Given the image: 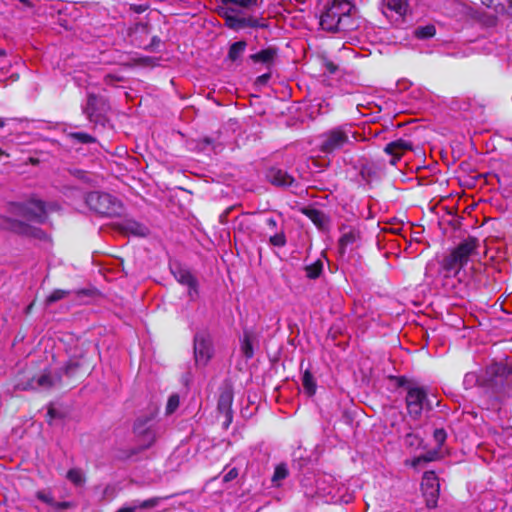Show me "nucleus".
<instances>
[{
    "instance_id": "13",
    "label": "nucleus",
    "mask_w": 512,
    "mask_h": 512,
    "mask_svg": "<svg viewBox=\"0 0 512 512\" xmlns=\"http://www.w3.org/2000/svg\"><path fill=\"white\" fill-rule=\"evenodd\" d=\"M193 348L196 365L206 366L213 356L212 340L209 333L197 332L194 336Z\"/></svg>"
},
{
    "instance_id": "3",
    "label": "nucleus",
    "mask_w": 512,
    "mask_h": 512,
    "mask_svg": "<svg viewBox=\"0 0 512 512\" xmlns=\"http://www.w3.org/2000/svg\"><path fill=\"white\" fill-rule=\"evenodd\" d=\"M479 246L480 242L477 237L468 236L457 246L451 249L450 253L441 260V269L447 274L457 276L468 264L471 256L478 253Z\"/></svg>"
},
{
    "instance_id": "46",
    "label": "nucleus",
    "mask_w": 512,
    "mask_h": 512,
    "mask_svg": "<svg viewBox=\"0 0 512 512\" xmlns=\"http://www.w3.org/2000/svg\"><path fill=\"white\" fill-rule=\"evenodd\" d=\"M238 475H239V471H238V469H237V468H235V467H234V468L230 469V470H229V471H228V472L223 476L222 481H223L224 483H228V482H230V481H232V480L236 479V478L238 477Z\"/></svg>"
},
{
    "instance_id": "59",
    "label": "nucleus",
    "mask_w": 512,
    "mask_h": 512,
    "mask_svg": "<svg viewBox=\"0 0 512 512\" xmlns=\"http://www.w3.org/2000/svg\"><path fill=\"white\" fill-rule=\"evenodd\" d=\"M135 11L141 13L144 11V8H142V6H139L137 9H135Z\"/></svg>"
},
{
    "instance_id": "55",
    "label": "nucleus",
    "mask_w": 512,
    "mask_h": 512,
    "mask_svg": "<svg viewBox=\"0 0 512 512\" xmlns=\"http://www.w3.org/2000/svg\"><path fill=\"white\" fill-rule=\"evenodd\" d=\"M141 30L142 33H148V26L147 25H140L137 27V30Z\"/></svg>"
},
{
    "instance_id": "60",
    "label": "nucleus",
    "mask_w": 512,
    "mask_h": 512,
    "mask_svg": "<svg viewBox=\"0 0 512 512\" xmlns=\"http://www.w3.org/2000/svg\"><path fill=\"white\" fill-rule=\"evenodd\" d=\"M80 173H83V171H81V170H77L76 175H77V176H80Z\"/></svg>"
},
{
    "instance_id": "22",
    "label": "nucleus",
    "mask_w": 512,
    "mask_h": 512,
    "mask_svg": "<svg viewBox=\"0 0 512 512\" xmlns=\"http://www.w3.org/2000/svg\"><path fill=\"white\" fill-rule=\"evenodd\" d=\"M247 47V42L245 40H239L232 43L229 47L227 53V60L231 62H237L243 56Z\"/></svg>"
},
{
    "instance_id": "1",
    "label": "nucleus",
    "mask_w": 512,
    "mask_h": 512,
    "mask_svg": "<svg viewBox=\"0 0 512 512\" xmlns=\"http://www.w3.org/2000/svg\"><path fill=\"white\" fill-rule=\"evenodd\" d=\"M95 348L86 339L72 340L66 347L67 360L58 368L57 380L72 389L88 377L95 368Z\"/></svg>"
},
{
    "instance_id": "19",
    "label": "nucleus",
    "mask_w": 512,
    "mask_h": 512,
    "mask_svg": "<svg viewBox=\"0 0 512 512\" xmlns=\"http://www.w3.org/2000/svg\"><path fill=\"white\" fill-rule=\"evenodd\" d=\"M301 212L320 230L325 229L329 222V217L317 208L304 207Z\"/></svg>"
},
{
    "instance_id": "32",
    "label": "nucleus",
    "mask_w": 512,
    "mask_h": 512,
    "mask_svg": "<svg viewBox=\"0 0 512 512\" xmlns=\"http://www.w3.org/2000/svg\"><path fill=\"white\" fill-rule=\"evenodd\" d=\"M388 378L390 381L395 382V385L398 388H405L407 392H408L409 386H414L416 384L414 380L409 379L404 375H400V376L390 375Z\"/></svg>"
},
{
    "instance_id": "15",
    "label": "nucleus",
    "mask_w": 512,
    "mask_h": 512,
    "mask_svg": "<svg viewBox=\"0 0 512 512\" xmlns=\"http://www.w3.org/2000/svg\"><path fill=\"white\" fill-rule=\"evenodd\" d=\"M172 274L177 282L188 286V295L191 299L198 296V281L188 268L178 265L172 269Z\"/></svg>"
},
{
    "instance_id": "18",
    "label": "nucleus",
    "mask_w": 512,
    "mask_h": 512,
    "mask_svg": "<svg viewBox=\"0 0 512 512\" xmlns=\"http://www.w3.org/2000/svg\"><path fill=\"white\" fill-rule=\"evenodd\" d=\"M278 56V48L269 46L249 56V60L253 63H261L268 67L273 65Z\"/></svg>"
},
{
    "instance_id": "42",
    "label": "nucleus",
    "mask_w": 512,
    "mask_h": 512,
    "mask_svg": "<svg viewBox=\"0 0 512 512\" xmlns=\"http://www.w3.org/2000/svg\"><path fill=\"white\" fill-rule=\"evenodd\" d=\"M162 43L161 39L158 36H153L149 44L143 46L142 48L146 51H156L160 44Z\"/></svg>"
},
{
    "instance_id": "63",
    "label": "nucleus",
    "mask_w": 512,
    "mask_h": 512,
    "mask_svg": "<svg viewBox=\"0 0 512 512\" xmlns=\"http://www.w3.org/2000/svg\"><path fill=\"white\" fill-rule=\"evenodd\" d=\"M3 54L1 51H0V55Z\"/></svg>"
},
{
    "instance_id": "47",
    "label": "nucleus",
    "mask_w": 512,
    "mask_h": 512,
    "mask_svg": "<svg viewBox=\"0 0 512 512\" xmlns=\"http://www.w3.org/2000/svg\"><path fill=\"white\" fill-rule=\"evenodd\" d=\"M37 498L47 504H52L53 503V497L50 495V494H45L43 492H38L37 493Z\"/></svg>"
},
{
    "instance_id": "51",
    "label": "nucleus",
    "mask_w": 512,
    "mask_h": 512,
    "mask_svg": "<svg viewBox=\"0 0 512 512\" xmlns=\"http://www.w3.org/2000/svg\"><path fill=\"white\" fill-rule=\"evenodd\" d=\"M265 223L267 227L270 228L271 230H274L277 227V221L273 217L267 218L265 220Z\"/></svg>"
},
{
    "instance_id": "62",
    "label": "nucleus",
    "mask_w": 512,
    "mask_h": 512,
    "mask_svg": "<svg viewBox=\"0 0 512 512\" xmlns=\"http://www.w3.org/2000/svg\"><path fill=\"white\" fill-rule=\"evenodd\" d=\"M364 170H365V167H363L362 170H361V174L362 175L364 174Z\"/></svg>"
},
{
    "instance_id": "28",
    "label": "nucleus",
    "mask_w": 512,
    "mask_h": 512,
    "mask_svg": "<svg viewBox=\"0 0 512 512\" xmlns=\"http://www.w3.org/2000/svg\"><path fill=\"white\" fill-rule=\"evenodd\" d=\"M67 137L81 144H92L97 142V139L94 136L86 132H70L67 134Z\"/></svg>"
},
{
    "instance_id": "52",
    "label": "nucleus",
    "mask_w": 512,
    "mask_h": 512,
    "mask_svg": "<svg viewBox=\"0 0 512 512\" xmlns=\"http://www.w3.org/2000/svg\"><path fill=\"white\" fill-rule=\"evenodd\" d=\"M137 509L136 506H125L119 508L116 512H135Z\"/></svg>"
},
{
    "instance_id": "43",
    "label": "nucleus",
    "mask_w": 512,
    "mask_h": 512,
    "mask_svg": "<svg viewBox=\"0 0 512 512\" xmlns=\"http://www.w3.org/2000/svg\"><path fill=\"white\" fill-rule=\"evenodd\" d=\"M421 442V439L414 433H407L405 436V443L408 446H419Z\"/></svg>"
},
{
    "instance_id": "29",
    "label": "nucleus",
    "mask_w": 512,
    "mask_h": 512,
    "mask_svg": "<svg viewBox=\"0 0 512 512\" xmlns=\"http://www.w3.org/2000/svg\"><path fill=\"white\" fill-rule=\"evenodd\" d=\"M243 28L251 27V28H268V21L264 18H257L253 16L243 17Z\"/></svg>"
},
{
    "instance_id": "27",
    "label": "nucleus",
    "mask_w": 512,
    "mask_h": 512,
    "mask_svg": "<svg viewBox=\"0 0 512 512\" xmlns=\"http://www.w3.org/2000/svg\"><path fill=\"white\" fill-rule=\"evenodd\" d=\"M125 229L135 236L145 237L149 233V229L145 225L136 221H128L126 223Z\"/></svg>"
},
{
    "instance_id": "20",
    "label": "nucleus",
    "mask_w": 512,
    "mask_h": 512,
    "mask_svg": "<svg viewBox=\"0 0 512 512\" xmlns=\"http://www.w3.org/2000/svg\"><path fill=\"white\" fill-rule=\"evenodd\" d=\"M361 237V233L356 228H349L348 231H344L338 240V249L341 255L346 253L348 246L356 243Z\"/></svg>"
},
{
    "instance_id": "8",
    "label": "nucleus",
    "mask_w": 512,
    "mask_h": 512,
    "mask_svg": "<svg viewBox=\"0 0 512 512\" xmlns=\"http://www.w3.org/2000/svg\"><path fill=\"white\" fill-rule=\"evenodd\" d=\"M405 404L407 414L414 420H418L421 417L425 408L427 410L432 409V404L428 400L427 389L424 386H419L417 384L409 386L405 397Z\"/></svg>"
},
{
    "instance_id": "17",
    "label": "nucleus",
    "mask_w": 512,
    "mask_h": 512,
    "mask_svg": "<svg viewBox=\"0 0 512 512\" xmlns=\"http://www.w3.org/2000/svg\"><path fill=\"white\" fill-rule=\"evenodd\" d=\"M439 486L438 477L435 472L426 471L423 475L421 487L424 494H429L434 502H436L438 496Z\"/></svg>"
},
{
    "instance_id": "41",
    "label": "nucleus",
    "mask_w": 512,
    "mask_h": 512,
    "mask_svg": "<svg viewBox=\"0 0 512 512\" xmlns=\"http://www.w3.org/2000/svg\"><path fill=\"white\" fill-rule=\"evenodd\" d=\"M158 59L149 57V56H143L140 58H137L135 62L142 66H156Z\"/></svg>"
},
{
    "instance_id": "7",
    "label": "nucleus",
    "mask_w": 512,
    "mask_h": 512,
    "mask_svg": "<svg viewBox=\"0 0 512 512\" xmlns=\"http://www.w3.org/2000/svg\"><path fill=\"white\" fill-rule=\"evenodd\" d=\"M350 136L356 139L355 133L351 132L348 125L332 128L323 133L320 151L326 155L333 154L351 142Z\"/></svg>"
},
{
    "instance_id": "12",
    "label": "nucleus",
    "mask_w": 512,
    "mask_h": 512,
    "mask_svg": "<svg viewBox=\"0 0 512 512\" xmlns=\"http://www.w3.org/2000/svg\"><path fill=\"white\" fill-rule=\"evenodd\" d=\"M0 228L22 236H30L39 239L45 237V233L42 229L33 227L24 221L14 219L10 216L0 215Z\"/></svg>"
},
{
    "instance_id": "58",
    "label": "nucleus",
    "mask_w": 512,
    "mask_h": 512,
    "mask_svg": "<svg viewBox=\"0 0 512 512\" xmlns=\"http://www.w3.org/2000/svg\"><path fill=\"white\" fill-rule=\"evenodd\" d=\"M203 143L207 144V145H210L212 143V139L206 137L203 139Z\"/></svg>"
},
{
    "instance_id": "33",
    "label": "nucleus",
    "mask_w": 512,
    "mask_h": 512,
    "mask_svg": "<svg viewBox=\"0 0 512 512\" xmlns=\"http://www.w3.org/2000/svg\"><path fill=\"white\" fill-rule=\"evenodd\" d=\"M225 5H234L244 9L258 6L259 0H221Z\"/></svg>"
},
{
    "instance_id": "21",
    "label": "nucleus",
    "mask_w": 512,
    "mask_h": 512,
    "mask_svg": "<svg viewBox=\"0 0 512 512\" xmlns=\"http://www.w3.org/2000/svg\"><path fill=\"white\" fill-rule=\"evenodd\" d=\"M233 12L234 10L229 7L224 9L222 17L225 20L226 26L236 31L243 29V17L234 15Z\"/></svg>"
},
{
    "instance_id": "26",
    "label": "nucleus",
    "mask_w": 512,
    "mask_h": 512,
    "mask_svg": "<svg viewBox=\"0 0 512 512\" xmlns=\"http://www.w3.org/2000/svg\"><path fill=\"white\" fill-rule=\"evenodd\" d=\"M306 277L315 280L320 277L323 272V262L318 259L315 262L305 266Z\"/></svg>"
},
{
    "instance_id": "37",
    "label": "nucleus",
    "mask_w": 512,
    "mask_h": 512,
    "mask_svg": "<svg viewBox=\"0 0 512 512\" xmlns=\"http://www.w3.org/2000/svg\"><path fill=\"white\" fill-rule=\"evenodd\" d=\"M288 474H289V472H288V468H287L286 464H284V463L278 464L275 467L272 481L275 482V481L283 480L288 476Z\"/></svg>"
},
{
    "instance_id": "6",
    "label": "nucleus",
    "mask_w": 512,
    "mask_h": 512,
    "mask_svg": "<svg viewBox=\"0 0 512 512\" xmlns=\"http://www.w3.org/2000/svg\"><path fill=\"white\" fill-rule=\"evenodd\" d=\"M5 211L12 215L43 224L47 221L45 202L37 199H30L26 202H8Z\"/></svg>"
},
{
    "instance_id": "16",
    "label": "nucleus",
    "mask_w": 512,
    "mask_h": 512,
    "mask_svg": "<svg viewBox=\"0 0 512 512\" xmlns=\"http://www.w3.org/2000/svg\"><path fill=\"white\" fill-rule=\"evenodd\" d=\"M266 180L280 188H288L295 183V178L286 170L277 167H271L266 172Z\"/></svg>"
},
{
    "instance_id": "36",
    "label": "nucleus",
    "mask_w": 512,
    "mask_h": 512,
    "mask_svg": "<svg viewBox=\"0 0 512 512\" xmlns=\"http://www.w3.org/2000/svg\"><path fill=\"white\" fill-rule=\"evenodd\" d=\"M286 242L287 240L283 230L271 235L269 238V243L275 247H283L286 245Z\"/></svg>"
},
{
    "instance_id": "48",
    "label": "nucleus",
    "mask_w": 512,
    "mask_h": 512,
    "mask_svg": "<svg viewBox=\"0 0 512 512\" xmlns=\"http://www.w3.org/2000/svg\"><path fill=\"white\" fill-rule=\"evenodd\" d=\"M434 459V456L433 455H423V456H419L417 457L414 462H413V465L416 466L417 464H419L420 462H430Z\"/></svg>"
},
{
    "instance_id": "4",
    "label": "nucleus",
    "mask_w": 512,
    "mask_h": 512,
    "mask_svg": "<svg viewBox=\"0 0 512 512\" xmlns=\"http://www.w3.org/2000/svg\"><path fill=\"white\" fill-rule=\"evenodd\" d=\"M159 412L156 406L150 408V410L136 418L133 423L132 431L138 441L141 442L138 448L130 450L129 456L138 454L151 448L157 441V433L152 425Z\"/></svg>"
},
{
    "instance_id": "10",
    "label": "nucleus",
    "mask_w": 512,
    "mask_h": 512,
    "mask_svg": "<svg viewBox=\"0 0 512 512\" xmlns=\"http://www.w3.org/2000/svg\"><path fill=\"white\" fill-rule=\"evenodd\" d=\"M109 109L110 106L106 98L94 93H88L83 112L94 126L104 127L106 125L108 121L107 112Z\"/></svg>"
},
{
    "instance_id": "34",
    "label": "nucleus",
    "mask_w": 512,
    "mask_h": 512,
    "mask_svg": "<svg viewBox=\"0 0 512 512\" xmlns=\"http://www.w3.org/2000/svg\"><path fill=\"white\" fill-rule=\"evenodd\" d=\"M66 477L69 481L77 486L84 483V477L80 469L72 468L68 470Z\"/></svg>"
},
{
    "instance_id": "14",
    "label": "nucleus",
    "mask_w": 512,
    "mask_h": 512,
    "mask_svg": "<svg viewBox=\"0 0 512 512\" xmlns=\"http://www.w3.org/2000/svg\"><path fill=\"white\" fill-rule=\"evenodd\" d=\"M413 150V143L409 140L399 138L397 140L391 141L386 144L384 147V152L391 156L389 163L392 166H395L404 154L408 151Z\"/></svg>"
},
{
    "instance_id": "25",
    "label": "nucleus",
    "mask_w": 512,
    "mask_h": 512,
    "mask_svg": "<svg viewBox=\"0 0 512 512\" xmlns=\"http://www.w3.org/2000/svg\"><path fill=\"white\" fill-rule=\"evenodd\" d=\"M249 331H244L243 338L241 339V351L246 359H251L254 356L253 339Z\"/></svg>"
},
{
    "instance_id": "45",
    "label": "nucleus",
    "mask_w": 512,
    "mask_h": 512,
    "mask_svg": "<svg viewBox=\"0 0 512 512\" xmlns=\"http://www.w3.org/2000/svg\"><path fill=\"white\" fill-rule=\"evenodd\" d=\"M60 417V414L57 412V410L53 407V405H49L47 413H46V421L49 425L52 424V421Z\"/></svg>"
},
{
    "instance_id": "35",
    "label": "nucleus",
    "mask_w": 512,
    "mask_h": 512,
    "mask_svg": "<svg viewBox=\"0 0 512 512\" xmlns=\"http://www.w3.org/2000/svg\"><path fill=\"white\" fill-rule=\"evenodd\" d=\"M481 3L487 8H492L496 14L504 15L507 12L506 6L496 0H480Z\"/></svg>"
},
{
    "instance_id": "54",
    "label": "nucleus",
    "mask_w": 512,
    "mask_h": 512,
    "mask_svg": "<svg viewBox=\"0 0 512 512\" xmlns=\"http://www.w3.org/2000/svg\"><path fill=\"white\" fill-rule=\"evenodd\" d=\"M507 2V12L505 14L509 15L512 18V0H506Z\"/></svg>"
},
{
    "instance_id": "11",
    "label": "nucleus",
    "mask_w": 512,
    "mask_h": 512,
    "mask_svg": "<svg viewBox=\"0 0 512 512\" xmlns=\"http://www.w3.org/2000/svg\"><path fill=\"white\" fill-rule=\"evenodd\" d=\"M234 391L229 382H224L220 387L219 398L217 402V411L224 417L223 427L228 429L233 421V405Z\"/></svg>"
},
{
    "instance_id": "61",
    "label": "nucleus",
    "mask_w": 512,
    "mask_h": 512,
    "mask_svg": "<svg viewBox=\"0 0 512 512\" xmlns=\"http://www.w3.org/2000/svg\"><path fill=\"white\" fill-rule=\"evenodd\" d=\"M80 173H83V171H81V170H77L76 175H77V176H80Z\"/></svg>"
},
{
    "instance_id": "39",
    "label": "nucleus",
    "mask_w": 512,
    "mask_h": 512,
    "mask_svg": "<svg viewBox=\"0 0 512 512\" xmlns=\"http://www.w3.org/2000/svg\"><path fill=\"white\" fill-rule=\"evenodd\" d=\"M433 438L436 441L438 448H441L447 439V433L443 428L435 429Z\"/></svg>"
},
{
    "instance_id": "56",
    "label": "nucleus",
    "mask_w": 512,
    "mask_h": 512,
    "mask_svg": "<svg viewBox=\"0 0 512 512\" xmlns=\"http://www.w3.org/2000/svg\"><path fill=\"white\" fill-rule=\"evenodd\" d=\"M34 304H35L34 302H31V303L26 307V310H25V311H26V313H27V314H30V313L32 312L33 307H34Z\"/></svg>"
},
{
    "instance_id": "40",
    "label": "nucleus",
    "mask_w": 512,
    "mask_h": 512,
    "mask_svg": "<svg viewBox=\"0 0 512 512\" xmlns=\"http://www.w3.org/2000/svg\"><path fill=\"white\" fill-rule=\"evenodd\" d=\"M161 500H162L161 497H153V498H150V499L140 502L136 507L139 509L153 508V507H156Z\"/></svg>"
},
{
    "instance_id": "23",
    "label": "nucleus",
    "mask_w": 512,
    "mask_h": 512,
    "mask_svg": "<svg viewBox=\"0 0 512 512\" xmlns=\"http://www.w3.org/2000/svg\"><path fill=\"white\" fill-rule=\"evenodd\" d=\"M384 8L404 16L408 10L409 0H382Z\"/></svg>"
},
{
    "instance_id": "5",
    "label": "nucleus",
    "mask_w": 512,
    "mask_h": 512,
    "mask_svg": "<svg viewBox=\"0 0 512 512\" xmlns=\"http://www.w3.org/2000/svg\"><path fill=\"white\" fill-rule=\"evenodd\" d=\"M85 203L90 210L101 216L116 217L120 216L123 212L122 202L106 192L92 191L87 193Z\"/></svg>"
},
{
    "instance_id": "9",
    "label": "nucleus",
    "mask_w": 512,
    "mask_h": 512,
    "mask_svg": "<svg viewBox=\"0 0 512 512\" xmlns=\"http://www.w3.org/2000/svg\"><path fill=\"white\" fill-rule=\"evenodd\" d=\"M58 378V369L54 371L53 374L47 372L46 370L40 374L39 376H28L25 372L19 373V380L16 383L15 387L19 390H28V389H50L52 387H59L62 389H66L61 382L57 380Z\"/></svg>"
},
{
    "instance_id": "31",
    "label": "nucleus",
    "mask_w": 512,
    "mask_h": 512,
    "mask_svg": "<svg viewBox=\"0 0 512 512\" xmlns=\"http://www.w3.org/2000/svg\"><path fill=\"white\" fill-rule=\"evenodd\" d=\"M435 34L436 28L432 24L418 27L414 32L415 37L418 39H428L433 37Z\"/></svg>"
},
{
    "instance_id": "2",
    "label": "nucleus",
    "mask_w": 512,
    "mask_h": 512,
    "mask_svg": "<svg viewBox=\"0 0 512 512\" xmlns=\"http://www.w3.org/2000/svg\"><path fill=\"white\" fill-rule=\"evenodd\" d=\"M353 10L354 6L348 0H333L325 6L319 24L323 30L331 33L352 30Z\"/></svg>"
},
{
    "instance_id": "24",
    "label": "nucleus",
    "mask_w": 512,
    "mask_h": 512,
    "mask_svg": "<svg viewBox=\"0 0 512 512\" xmlns=\"http://www.w3.org/2000/svg\"><path fill=\"white\" fill-rule=\"evenodd\" d=\"M302 385H303V388L305 390V393L308 396H314L315 395L316 390H317V384H316V381L314 379V376H313L312 372L309 369H306L303 372Z\"/></svg>"
},
{
    "instance_id": "57",
    "label": "nucleus",
    "mask_w": 512,
    "mask_h": 512,
    "mask_svg": "<svg viewBox=\"0 0 512 512\" xmlns=\"http://www.w3.org/2000/svg\"><path fill=\"white\" fill-rule=\"evenodd\" d=\"M6 126V119L3 117H0V129L4 128Z\"/></svg>"
},
{
    "instance_id": "30",
    "label": "nucleus",
    "mask_w": 512,
    "mask_h": 512,
    "mask_svg": "<svg viewBox=\"0 0 512 512\" xmlns=\"http://www.w3.org/2000/svg\"><path fill=\"white\" fill-rule=\"evenodd\" d=\"M70 294L69 290L55 289L45 299V305L50 306L53 303L66 298Z\"/></svg>"
},
{
    "instance_id": "50",
    "label": "nucleus",
    "mask_w": 512,
    "mask_h": 512,
    "mask_svg": "<svg viewBox=\"0 0 512 512\" xmlns=\"http://www.w3.org/2000/svg\"><path fill=\"white\" fill-rule=\"evenodd\" d=\"M271 75L269 73H265V74H262L260 76L257 77V83H260V84H266L268 82V80L270 79Z\"/></svg>"
},
{
    "instance_id": "38",
    "label": "nucleus",
    "mask_w": 512,
    "mask_h": 512,
    "mask_svg": "<svg viewBox=\"0 0 512 512\" xmlns=\"http://www.w3.org/2000/svg\"><path fill=\"white\" fill-rule=\"evenodd\" d=\"M180 404V398L178 394H172L169 396L167 405H166V414L170 415L174 413Z\"/></svg>"
},
{
    "instance_id": "44",
    "label": "nucleus",
    "mask_w": 512,
    "mask_h": 512,
    "mask_svg": "<svg viewBox=\"0 0 512 512\" xmlns=\"http://www.w3.org/2000/svg\"><path fill=\"white\" fill-rule=\"evenodd\" d=\"M323 66L329 74H335L338 71V65L328 58L323 59Z\"/></svg>"
},
{
    "instance_id": "53",
    "label": "nucleus",
    "mask_w": 512,
    "mask_h": 512,
    "mask_svg": "<svg viewBox=\"0 0 512 512\" xmlns=\"http://www.w3.org/2000/svg\"><path fill=\"white\" fill-rule=\"evenodd\" d=\"M498 23V17L496 15H492L488 18V24L490 26H496Z\"/></svg>"
},
{
    "instance_id": "49",
    "label": "nucleus",
    "mask_w": 512,
    "mask_h": 512,
    "mask_svg": "<svg viewBox=\"0 0 512 512\" xmlns=\"http://www.w3.org/2000/svg\"><path fill=\"white\" fill-rule=\"evenodd\" d=\"M113 81H121V77H118V76H115V75H112V74H107L104 77V82L106 84H111Z\"/></svg>"
}]
</instances>
